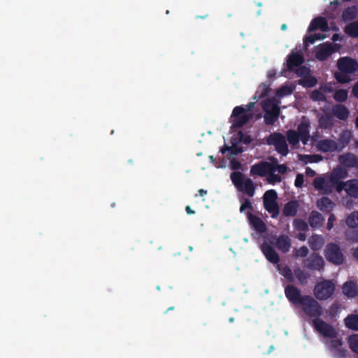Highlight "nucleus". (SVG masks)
I'll return each instance as SVG.
<instances>
[{
  "mask_svg": "<svg viewBox=\"0 0 358 358\" xmlns=\"http://www.w3.org/2000/svg\"><path fill=\"white\" fill-rule=\"evenodd\" d=\"M274 172V167L271 162L261 161L250 167V175L252 176L265 177L268 173Z\"/></svg>",
  "mask_w": 358,
  "mask_h": 358,
  "instance_id": "nucleus-9",
  "label": "nucleus"
},
{
  "mask_svg": "<svg viewBox=\"0 0 358 358\" xmlns=\"http://www.w3.org/2000/svg\"><path fill=\"white\" fill-rule=\"evenodd\" d=\"M337 68L344 73L353 74L358 71V62L351 57H343L338 59Z\"/></svg>",
  "mask_w": 358,
  "mask_h": 358,
  "instance_id": "nucleus-8",
  "label": "nucleus"
},
{
  "mask_svg": "<svg viewBox=\"0 0 358 358\" xmlns=\"http://www.w3.org/2000/svg\"><path fill=\"white\" fill-rule=\"evenodd\" d=\"M345 239L352 243H358V229L350 228L345 232Z\"/></svg>",
  "mask_w": 358,
  "mask_h": 358,
  "instance_id": "nucleus-37",
  "label": "nucleus"
},
{
  "mask_svg": "<svg viewBox=\"0 0 358 358\" xmlns=\"http://www.w3.org/2000/svg\"><path fill=\"white\" fill-rule=\"evenodd\" d=\"M347 353L348 350L345 348L341 347L339 349L334 352V357L336 358H345Z\"/></svg>",
  "mask_w": 358,
  "mask_h": 358,
  "instance_id": "nucleus-55",
  "label": "nucleus"
},
{
  "mask_svg": "<svg viewBox=\"0 0 358 358\" xmlns=\"http://www.w3.org/2000/svg\"><path fill=\"white\" fill-rule=\"evenodd\" d=\"M334 51L335 50L332 43L329 42L324 43L317 46L315 57L319 61H325Z\"/></svg>",
  "mask_w": 358,
  "mask_h": 358,
  "instance_id": "nucleus-12",
  "label": "nucleus"
},
{
  "mask_svg": "<svg viewBox=\"0 0 358 358\" xmlns=\"http://www.w3.org/2000/svg\"><path fill=\"white\" fill-rule=\"evenodd\" d=\"M264 118L265 124L267 125L273 124L278 120L280 111V108L277 105L273 104L271 108L266 109L264 108Z\"/></svg>",
  "mask_w": 358,
  "mask_h": 358,
  "instance_id": "nucleus-16",
  "label": "nucleus"
},
{
  "mask_svg": "<svg viewBox=\"0 0 358 358\" xmlns=\"http://www.w3.org/2000/svg\"><path fill=\"white\" fill-rule=\"evenodd\" d=\"M345 184H347V182H338V183H332V185L336 187L338 192H341L343 189L345 191Z\"/></svg>",
  "mask_w": 358,
  "mask_h": 358,
  "instance_id": "nucleus-63",
  "label": "nucleus"
},
{
  "mask_svg": "<svg viewBox=\"0 0 358 358\" xmlns=\"http://www.w3.org/2000/svg\"><path fill=\"white\" fill-rule=\"evenodd\" d=\"M303 264L308 269L320 271L324 268V262L319 254L314 252L304 259Z\"/></svg>",
  "mask_w": 358,
  "mask_h": 358,
  "instance_id": "nucleus-10",
  "label": "nucleus"
},
{
  "mask_svg": "<svg viewBox=\"0 0 358 358\" xmlns=\"http://www.w3.org/2000/svg\"><path fill=\"white\" fill-rule=\"evenodd\" d=\"M317 148L323 152H334L338 149V144L334 140L324 139L318 141Z\"/></svg>",
  "mask_w": 358,
  "mask_h": 358,
  "instance_id": "nucleus-20",
  "label": "nucleus"
},
{
  "mask_svg": "<svg viewBox=\"0 0 358 358\" xmlns=\"http://www.w3.org/2000/svg\"><path fill=\"white\" fill-rule=\"evenodd\" d=\"M313 185L315 189L327 192V183L322 177H317L314 179Z\"/></svg>",
  "mask_w": 358,
  "mask_h": 358,
  "instance_id": "nucleus-45",
  "label": "nucleus"
},
{
  "mask_svg": "<svg viewBox=\"0 0 358 358\" xmlns=\"http://www.w3.org/2000/svg\"><path fill=\"white\" fill-rule=\"evenodd\" d=\"M348 342L351 350L358 355V334L350 336Z\"/></svg>",
  "mask_w": 358,
  "mask_h": 358,
  "instance_id": "nucleus-44",
  "label": "nucleus"
},
{
  "mask_svg": "<svg viewBox=\"0 0 358 358\" xmlns=\"http://www.w3.org/2000/svg\"><path fill=\"white\" fill-rule=\"evenodd\" d=\"M278 270L280 271V274L283 275L290 282H293L294 281L293 272L287 265H285L282 268H280V267L278 266Z\"/></svg>",
  "mask_w": 358,
  "mask_h": 358,
  "instance_id": "nucleus-42",
  "label": "nucleus"
},
{
  "mask_svg": "<svg viewBox=\"0 0 358 358\" xmlns=\"http://www.w3.org/2000/svg\"><path fill=\"white\" fill-rule=\"evenodd\" d=\"M348 98V91L345 89H339L335 91L334 99L336 101L343 103L347 101Z\"/></svg>",
  "mask_w": 358,
  "mask_h": 358,
  "instance_id": "nucleus-38",
  "label": "nucleus"
},
{
  "mask_svg": "<svg viewBox=\"0 0 358 358\" xmlns=\"http://www.w3.org/2000/svg\"><path fill=\"white\" fill-rule=\"evenodd\" d=\"M310 69L304 66H299L296 71V73L299 77L306 78L309 75Z\"/></svg>",
  "mask_w": 358,
  "mask_h": 358,
  "instance_id": "nucleus-53",
  "label": "nucleus"
},
{
  "mask_svg": "<svg viewBox=\"0 0 358 358\" xmlns=\"http://www.w3.org/2000/svg\"><path fill=\"white\" fill-rule=\"evenodd\" d=\"M308 244L311 250L318 251L324 245V239L321 235H313L308 238Z\"/></svg>",
  "mask_w": 358,
  "mask_h": 358,
  "instance_id": "nucleus-26",
  "label": "nucleus"
},
{
  "mask_svg": "<svg viewBox=\"0 0 358 358\" xmlns=\"http://www.w3.org/2000/svg\"><path fill=\"white\" fill-rule=\"evenodd\" d=\"M335 292V285L332 281L324 280L316 284L314 288L315 296L319 300L330 298Z\"/></svg>",
  "mask_w": 358,
  "mask_h": 358,
  "instance_id": "nucleus-6",
  "label": "nucleus"
},
{
  "mask_svg": "<svg viewBox=\"0 0 358 358\" xmlns=\"http://www.w3.org/2000/svg\"><path fill=\"white\" fill-rule=\"evenodd\" d=\"M313 324L315 329L327 338H335L337 336V332L335 329L329 324L320 318H315L313 320Z\"/></svg>",
  "mask_w": 358,
  "mask_h": 358,
  "instance_id": "nucleus-7",
  "label": "nucleus"
},
{
  "mask_svg": "<svg viewBox=\"0 0 358 358\" xmlns=\"http://www.w3.org/2000/svg\"><path fill=\"white\" fill-rule=\"evenodd\" d=\"M320 29L322 31H326L328 29V23L324 17H317L314 18L308 29L309 32L315 31Z\"/></svg>",
  "mask_w": 358,
  "mask_h": 358,
  "instance_id": "nucleus-19",
  "label": "nucleus"
},
{
  "mask_svg": "<svg viewBox=\"0 0 358 358\" xmlns=\"http://www.w3.org/2000/svg\"><path fill=\"white\" fill-rule=\"evenodd\" d=\"M310 122L308 120H303L297 127L296 131L301 138V141L303 145H306L310 138Z\"/></svg>",
  "mask_w": 358,
  "mask_h": 358,
  "instance_id": "nucleus-18",
  "label": "nucleus"
},
{
  "mask_svg": "<svg viewBox=\"0 0 358 358\" xmlns=\"http://www.w3.org/2000/svg\"><path fill=\"white\" fill-rule=\"evenodd\" d=\"M271 160L274 167V172L278 171L281 174H285L287 172V167L285 164H279L278 159L275 157H271Z\"/></svg>",
  "mask_w": 358,
  "mask_h": 358,
  "instance_id": "nucleus-47",
  "label": "nucleus"
},
{
  "mask_svg": "<svg viewBox=\"0 0 358 358\" xmlns=\"http://www.w3.org/2000/svg\"><path fill=\"white\" fill-rule=\"evenodd\" d=\"M304 182V177L301 173H299L296 176L294 185L296 187H301Z\"/></svg>",
  "mask_w": 358,
  "mask_h": 358,
  "instance_id": "nucleus-58",
  "label": "nucleus"
},
{
  "mask_svg": "<svg viewBox=\"0 0 358 358\" xmlns=\"http://www.w3.org/2000/svg\"><path fill=\"white\" fill-rule=\"evenodd\" d=\"M351 134L348 131H345L343 134L341 136V140L342 142L345 143V144H348L351 138Z\"/></svg>",
  "mask_w": 358,
  "mask_h": 358,
  "instance_id": "nucleus-61",
  "label": "nucleus"
},
{
  "mask_svg": "<svg viewBox=\"0 0 358 358\" xmlns=\"http://www.w3.org/2000/svg\"><path fill=\"white\" fill-rule=\"evenodd\" d=\"M294 273L296 278L299 281L301 285H304L307 284L308 279L309 278V275L308 273H305L300 268H294Z\"/></svg>",
  "mask_w": 358,
  "mask_h": 358,
  "instance_id": "nucleus-39",
  "label": "nucleus"
},
{
  "mask_svg": "<svg viewBox=\"0 0 358 358\" xmlns=\"http://www.w3.org/2000/svg\"><path fill=\"white\" fill-rule=\"evenodd\" d=\"M339 163L347 168H354L358 165V158L351 152H347L338 156Z\"/></svg>",
  "mask_w": 358,
  "mask_h": 358,
  "instance_id": "nucleus-17",
  "label": "nucleus"
},
{
  "mask_svg": "<svg viewBox=\"0 0 358 358\" xmlns=\"http://www.w3.org/2000/svg\"><path fill=\"white\" fill-rule=\"evenodd\" d=\"M345 192L350 197L358 199V179H352L345 184Z\"/></svg>",
  "mask_w": 358,
  "mask_h": 358,
  "instance_id": "nucleus-28",
  "label": "nucleus"
},
{
  "mask_svg": "<svg viewBox=\"0 0 358 358\" xmlns=\"http://www.w3.org/2000/svg\"><path fill=\"white\" fill-rule=\"evenodd\" d=\"M344 32L351 38L358 37V20L348 24L344 28Z\"/></svg>",
  "mask_w": 358,
  "mask_h": 358,
  "instance_id": "nucleus-33",
  "label": "nucleus"
},
{
  "mask_svg": "<svg viewBox=\"0 0 358 358\" xmlns=\"http://www.w3.org/2000/svg\"><path fill=\"white\" fill-rule=\"evenodd\" d=\"M292 92L293 90L291 87L283 85L280 87L279 89H278L276 94L280 97H283L292 94Z\"/></svg>",
  "mask_w": 358,
  "mask_h": 358,
  "instance_id": "nucleus-49",
  "label": "nucleus"
},
{
  "mask_svg": "<svg viewBox=\"0 0 358 358\" xmlns=\"http://www.w3.org/2000/svg\"><path fill=\"white\" fill-rule=\"evenodd\" d=\"M254 106H255L254 102H250L245 106H236L233 109V116H237V115H241V113H244V112L245 113H252L251 110L254 108Z\"/></svg>",
  "mask_w": 358,
  "mask_h": 358,
  "instance_id": "nucleus-35",
  "label": "nucleus"
},
{
  "mask_svg": "<svg viewBox=\"0 0 358 358\" xmlns=\"http://www.w3.org/2000/svg\"><path fill=\"white\" fill-rule=\"evenodd\" d=\"M293 227L296 231H306L308 229L307 222L302 219H295L293 221Z\"/></svg>",
  "mask_w": 358,
  "mask_h": 358,
  "instance_id": "nucleus-43",
  "label": "nucleus"
},
{
  "mask_svg": "<svg viewBox=\"0 0 358 358\" xmlns=\"http://www.w3.org/2000/svg\"><path fill=\"white\" fill-rule=\"evenodd\" d=\"M261 250L268 261L272 264H278L280 261V257L274 248L267 243H263L261 245Z\"/></svg>",
  "mask_w": 358,
  "mask_h": 358,
  "instance_id": "nucleus-15",
  "label": "nucleus"
},
{
  "mask_svg": "<svg viewBox=\"0 0 358 358\" xmlns=\"http://www.w3.org/2000/svg\"><path fill=\"white\" fill-rule=\"evenodd\" d=\"M245 209L252 210V206L250 199H246L245 201L241 205L240 212L243 213Z\"/></svg>",
  "mask_w": 358,
  "mask_h": 358,
  "instance_id": "nucleus-57",
  "label": "nucleus"
},
{
  "mask_svg": "<svg viewBox=\"0 0 358 358\" xmlns=\"http://www.w3.org/2000/svg\"><path fill=\"white\" fill-rule=\"evenodd\" d=\"M349 75V73H344L338 70V71L335 72L334 78L338 83L346 84L351 81V78Z\"/></svg>",
  "mask_w": 358,
  "mask_h": 358,
  "instance_id": "nucleus-40",
  "label": "nucleus"
},
{
  "mask_svg": "<svg viewBox=\"0 0 358 358\" xmlns=\"http://www.w3.org/2000/svg\"><path fill=\"white\" fill-rule=\"evenodd\" d=\"M347 328L358 331V314L348 315L344 320Z\"/></svg>",
  "mask_w": 358,
  "mask_h": 358,
  "instance_id": "nucleus-31",
  "label": "nucleus"
},
{
  "mask_svg": "<svg viewBox=\"0 0 358 358\" xmlns=\"http://www.w3.org/2000/svg\"><path fill=\"white\" fill-rule=\"evenodd\" d=\"M302 157L305 159L306 163H318L323 159V157L320 155H304Z\"/></svg>",
  "mask_w": 358,
  "mask_h": 358,
  "instance_id": "nucleus-48",
  "label": "nucleus"
},
{
  "mask_svg": "<svg viewBox=\"0 0 358 358\" xmlns=\"http://www.w3.org/2000/svg\"><path fill=\"white\" fill-rule=\"evenodd\" d=\"M343 341L341 339H334L330 341L329 348L334 352L343 345Z\"/></svg>",
  "mask_w": 358,
  "mask_h": 358,
  "instance_id": "nucleus-51",
  "label": "nucleus"
},
{
  "mask_svg": "<svg viewBox=\"0 0 358 358\" xmlns=\"http://www.w3.org/2000/svg\"><path fill=\"white\" fill-rule=\"evenodd\" d=\"M230 166L232 170H239L242 169V164L241 162L232 159L230 162Z\"/></svg>",
  "mask_w": 358,
  "mask_h": 358,
  "instance_id": "nucleus-59",
  "label": "nucleus"
},
{
  "mask_svg": "<svg viewBox=\"0 0 358 358\" xmlns=\"http://www.w3.org/2000/svg\"><path fill=\"white\" fill-rule=\"evenodd\" d=\"M266 143L269 145H274L275 150L283 156H286L289 152L285 137L281 133L271 134L266 137Z\"/></svg>",
  "mask_w": 358,
  "mask_h": 358,
  "instance_id": "nucleus-5",
  "label": "nucleus"
},
{
  "mask_svg": "<svg viewBox=\"0 0 358 358\" xmlns=\"http://www.w3.org/2000/svg\"><path fill=\"white\" fill-rule=\"evenodd\" d=\"M247 217L251 227L258 233L262 234L266 231V225L261 217L248 212Z\"/></svg>",
  "mask_w": 358,
  "mask_h": 358,
  "instance_id": "nucleus-14",
  "label": "nucleus"
},
{
  "mask_svg": "<svg viewBox=\"0 0 358 358\" xmlns=\"http://www.w3.org/2000/svg\"><path fill=\"white\" fill-rule=\"evenodd\" d=\"M310 98L313 101H326V96L319 90H314L310 94Z\"/></svg>",
  "mask_w": 358,
  "mask_h": 358,
  "instance_id": "nucleus-50",
  "label": "nucleus"
},
{
  "mask_svg": "<svg viewBox=\"0 0 358 358\" xmlns=\"http://www.w3.org/2000/svg\"><path fill=\"white\" fill-rule=\"evenodd\" d=\"M287 138L288 142L292 145H297L299 143V141L301 140L299 134L294 130L288 131L287 134Z\"/></svg>",
  "mask_w": 358,
  "mask_h": 358,
  "instance_id": "nucleus-41",
  "label": "nucleus"
},
{
  "mask_svg": "<svg viewBox=\"0 0 358 358\" xmlns=\"http://www.w3.org/2000/svg\"><path fill=\"white\" fill-rule=\"evenodd\" d=\"M230 178L236 188L252 197L255 192V185L250 178H245V175L240 171H234L230 175Z\"/></svg>",
  "mask_w": 358,
  "mask_h": 358,
  "instance_id": "nucleus-1",
  "label": "nucleus"
},
{
  "mask_svg": "<svg viewBox=\"0 0 358 358\" xmlns=\"http://www.w3.org/2000/svg\"><path fill=\"white\" fill-rule=\"evenodd\" d=\"M334 206V203L328 197H322L317 201V208L326 213L330 212Z\"/></svg>",
  "mask_w": 358,
  "mask_h": 358,
  "instance_id": "nucleus-30",
  "label": "nucleus"
},
{
  "mask_svg": "<svg viewBox=\"0 0 358 358\" xmlns=\"http://www.w3.org/2000/svg\"><path fill=\"white\" fill-rule=\"evenodd\" d=\"M243 152V148L236 145H232L229 148V152L231 155H238Z\"/></svg>",
  "mask_w": 358,
  "mask_h": 358,
  "instance_id": "nucleus-60",
  "label": "nucleus"
},
{
  "mask_svg": "<svg viewBox=\"0 0 358 358\" xmlns=\"http://www.w3.org/2000/svg\"><path fill=\"white\" fill-rule=\"evenodd\" d=\"M299 83L305 87H313L317 85V80L315 77L308 75Z\"/></svg>",
  "mask_w": 358,
  "mask_h": 358,
  "instance_id": "nucleus-46",
  "label": "nucleus"
},
{
  "mask_svg": "<svg viewBox=\"0 0 358 358\" xmlns=\"http://www.w3.org/2000/svg\"><path fill=\"white\" fill-rule=\"evenodd\" d=\"M318 123L322 129L331 128L334 125L332 116L329 114L322 115L318 119Z\"/></svg>",
  "mask_w": 358,
  "mask_h": 358,
  "instance_id": "nucleus-34",
  "label": "nucleus"
},
{
  "mask_svg": "<svg viewBox=\"0 0 358 358\" xmlns=\"http://www.w3.org/2000/svg\"><path fill=\"white\" fill-rule=\"evenodd\" d=\"M277 199L278 194L274 189L266 191L263 196L264 207L271 215L272 218H277L280 213Z\"/></svg>",
  "mask_w": 358,
  "mask_h": 358,
  "instance_id": "nucleus-4",
  "label": "nucleus"
},
{
  "mask_svg": "<svg viewBox=\"0 0 358 358\" xmlns=\"http://www.w3.org/2000/svg\"><path fill=\"white\" fill-rule=\"evenodd\" d=\"M326 259L336 266H340L344 262V255L340 246L335 243H327L324 251Z\"/></svg>",
  "mask_w": 358,
  "mask_h": 358,
  "instance_id": "nucleus-3",
  "label": "nucleus"
},
{
  "mask_svg": "<svg viewBox=\"0 0 358 358\" xmlns=\"http://www.w3.org/2000/svg\"><path fill=\"white\" fill-rule=\"evenodd\" d=\"M291 243V239L285 234L279 236L275 241L276 248L283 253H286L289 250Z\"/></svg>",
  "mask_w": 358,
  "mask_h": 358,
  "instance_id": "nucleus-21",
  "label": "nucleus"
},
{
  "mask_svg": "<svg viewBox=\"0 0 358 358\" xmlns=\"http://www.w3.org/2000/svg\"><path fill=\"white\" fill-rule=\"evenodd\" d=\"M304 62L303 57L299 53L290 54L287 59V66L289 71H292L294 67H298Z\"/></svg>",
  "mask_w": 358,
  "mask_h": 358,
  "instance_id": "nucleus-22",
  "label": "nucleus"
},
{
  "mask_svg": "<svg viewBox=\"0 0 358 358\" xmlns=\"http://www.w3.org/2000/svg\"><path fill=\"white\" fill-rule=\"evenodd\" d=\"M347 176V171L341 167L336 168L331 173L329 181L332 183H338Z\"/></svg>",
  "mask_w": 358,
  "mask_h": 358,
  "instance_id": "nucleus-29",
  "label": "nucleus"
},
{
  "mask_svg": "<svg viewBox=\"0 0 358 358\" xmlns=\"http://www.w3.org/2000/svg\"><path fill=\"white\" fill-rule=\"evenodd\" d=\"M308 248L306 246H302L296 250L295 256L297 257H306L308 255Z\"/></svg>",
  "mask_w": 358,
  "mask_h": 358,
  "instance_id": "nucleus-54",
  "label": "nucleus"
},
{
  "mask_svg": "<svg viewBox=\"0 0 358 358\" xmlns=\"http://www.w3.org/2000/svg\"><path fill=\"white\" fill-rule=\"evenodd\" d=\"M253 113H245L237 116H233L231 113V127L240 129L245 126L250 120L253 118Z\"/></svg>",
  "mask_w": 358,
  "mask_h": 358,
  "instance_id": "nucleus-13",
  "label": "nucleus"
},
{
  "mask_svg": "<svg viewBox=\"0 0 358 358\" xmlns=\"http://www.w3.org/2000/svg\"><path fill=\"white\" fill-rule=\"evenodd\" d=\"M303 313L309 317L319 318L322 313V308L320 303L309 295H303V299L299 304Z\"/></svg>",
  "mask_w": 358,
  "mask_h": 358,
  "instance_id": "nucleus-2",
  "label": "nucleus"
},
{
  "mask_svg": "<svg viewBox=\"0 0 358 358\" xmlns=\"http://www.w3.org/2000/svg\"><path fill=\"white\" fill-rule=\"evenodd\" d=\"M345 224L349 228L358 227V210L352 212L346 218Z\"/></svg>",
  "mask_w": 358,
  "mask_h": 358,
  "instance_id": "nucleus-36",
  "label": "nucleus"
},
{
  "mask_svg": "<svg viewBox=\"0 0 358 358\" xmlns=\"http://www.w3.org/2000/svg\"><path fill=\"white\" fill-rule=\"evenodd\" d=\"M267 182L269 184H275V182H279L282 180V178L278 174H275V172H271L268 173Z\"/></svg>",
  "mask_w": 358,
  "mask_h": 358,
  "instance_id": "nucleus-52",
  "label": "nucleus"
},
{
  "mask_svg": "<svg viewBox=\"0 0 358 358\" xmlns=\"http://www.w3.org/2000/svg\"><path fill=\"white\" fill-rule=\"evenodd\" d=\"M240 141L245 144H249L252 141V138L249 135H245L242 131L238 132Z\"/></svg>",
  "mask_w": 358,
  "mask_h": 358,
  "instance_id": "nucleus-56",
  "label": "nucleus"
},
{
  "mask_svg": "<svg viewBox=\"0 0 358 358\" xmlns=\"http://www.w3.org/2000/svg\"><path fill=\"white\" fill-rule=\"evenodd\" d=\"M343 292L348 297H355L358 294V287L353 281H347L343 286Z\"/></svg>",
  "mask_w": 358,
  "mask_h": 358,
  "instance_id": "nucleus-27",
  "label": "nucleus"
},
{
  "mask_svg": "<svg viewBox=\"0 0 358 358\" xmlns=\"http://www.w3.org/2000/svg\"><path fill=\"white\" fill-rule=\"evenodd\" d=\"M352 94L356 99H358V81L352 86Z\"/></svg>",
  "mask_w": 358,
  "mask_h": 358,
  "instance_id": "nucleus-64",
  "label": "nucleus"
},
{
  "mask_svg": "<svg viewBox=\"0 0 358 358\" xmlns=\"http://www.w3.org/2000/svg\"><path fill=\"white\" fill-rule=\"evenodd\" d=\"M285 294L288 301L294 305H299L303 299L300 289L292 285L285 287Z\"/></svg>",
  "mask_w": 358,
  "mask_h": 358,
  "instance_id": "nucleus-11",
  "label": "nucleus"
},
{
  "mask_svg": "<svg viewBox=\"0 0 358 358\" xmlns=\"http://www.w3.org/2000/svg\"><path fill=\"white\" fill-rule=\"evenodd\" d=\"M324 217L322 214L317 211H312L308 217V222L310 226L313 229H318L321 227L324 222Z\"/></svg>",
  "mask_w": 358,
  "mask_h": 358,
  "instance_id": "nucleus-25",
  "label": "nucleus"
},
{
  "mask_svg": "<svg viewBox=\"0 0 358 358\" xmlns=\"http://www.w3.org/2000/svg\"><path fill=\"white\" fill-rule=\"evenodd\" d=\"M357 8L355 6H349L344 9L342 13V18L344 22H349L357 17Z\"/></svg>",
  "mask_w": 358,
  "mask_h": 358,
  "instance_id": "nucleus-32",
  "label": "nucleus"
},
{
  "mask_svg": "<svg viewBox=\"0 0 358 358\" xmlns=\"http://www.w3.org/2000/svg\"><path fill=\"white\" fill-rule=\"evenodd\" d=\"M336 220V217L334 214H331L328 218L327 228L328 230H331L334 227V222Z\"/></svg>",
  "mask_w": 358,
  "mask_h": 358,
  "instance_id": "nucleus-62",
  "label": "nucleus"
},
{
  "mask_svg": "<svg viewBox=\"0 0 358 358\" xmlns=\"http://www.w3.org/2000/svg\"><path fill=\"white\" fill-rule=\"evenodd\" d=\"M299 210V203L296 200H292L286 203L282 208V215L285 217H294Z\"/></svg>",
  "mask_w": 358,
  "mask_h": 358,
  "instance_id": "nucleus-23",
  "label": "nucleus"
},
{
  "mask_svg": "<svg viewBox=\"0 0 358 358\" xmlns=\"http://www.w3.org/2000/svg\"><path fill=\"white\" fill-rule=\"evenodd\" d=\"M333 115L340 120H346L350 115L348 108L343 104H336L332 108Z\"/></svg>",
  "mask_w": 358,
  "mask_h": 358,
  "instance_id": "nucleus-24",
  "label": "nucleus"
}]
</instances>
